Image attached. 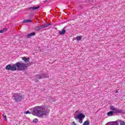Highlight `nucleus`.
Returning <instances> with one entry per match:
<instances>
[{"instance_id": "nucleus-11", "label": "nucleus", "mask_w": 125, "mask_h": 125, "mask_svg": "<svg viewBox=\"0 0 125 125\" xmlns=\"http://www.w3.org/2000/svg\"><path fill=\"white\" fill-rule=\"evenodd\" d=\"M34 36H36V33L32 32L27 35V38L29 39L32 37H34Z\"/></svg>"}, {"instance_id": "nucleus-18", "label": "nucleus", "mask_w": 125, "mask_h": 125, "mask_svg": "<svg viewBox=\"0 0 125 125\" xmlns=\"http://www.w3.org/2000/svg\"><path fill=\"white\" fill-rule=\"evenodd\" d=\"M33 123H38L39 122V120H38L37 118H35L33 119Z\"/></svg>"}, {"instance_id": "nucleus-8", "label": "nucleus", "mask_w": 125, "mask_h": 125, "mask_svg": "<svg viewBox=\"0 0 125 125\" xmlns=\"http://www.w3.org/2000/svg\"><path fill=\"white\" fill-rule=\"evenodd\" d=\"M59 34L62 35L63 36V35L65 34V33H66V27H64L62 30V31H59Z\"/></svg>"}, {"instance_id": "nucleus-23", "label": "nucleus", "mask_w": 125, "mask_h": 125, "mask_svg": "<svg viewBox=\"0 0 125 125\" xmlns=\"http://www.w3.org/2000/svg\"><path fill=\"white\" fill-rule=\"evenodd\" d=\"M117 92H118V91H116V93H117Z\"/></svg>"}, {"instance_id": "nucleus-13", "label": "nucleus", "mask_w": 125, "mask_h": 125, "mask_svg": "<svg viewBox=\"0 0 125 125\" xmlns=\"http://www.w3.org/2000/svg\"><path fill=\"white\" fill-rule=\"evenodd\" d=\"M36 31H40V30H41V29H42V26H40L39 25H37L35 28Z\"/></svg>"}, {"instance_id": "nucleus-16", "label": "nucleus", "mask_w": 125, "mask_h": 125, "mask_svg": "<svg viewBox=\"0 0 125 125\" xmlns=\"http://www.w3.org/2000/svg\"><path fill=\"white\" fill-rule=\"evenodd\" d=\"M83 125H89V122L88 121H86L83 124Z\"/></svg>"}, {"instance_id": "nucleus-22", "label": "nucleus", "mask_w": 125, "mask_h": 125, "mask_svg": "<svg viewBox=\"0 0 125 125\" xmlns=\"http://www.w3.org/2000/svg\"><path fill=\"white\" fill-rule=\"evenodd\" d=\"M46 1H47V0H45V1H44V2H46Z\"/></svg>"}, {"instance_id": "nucleus-10", "label": "nucleus", "mask_w": 125, "mask_h": 125, "mask_svg": "<svg viewBox=\"0 0 125 125\" xmlns=\"http://www.w3.org/2000/svg\"><path fill=\"white\" fill-rule=\"evenodd\" d=\"M49 25H51V23H44L43 24H42V29H43V28H47V27H48Z\"/></svg>"}, {"instance_id": "nucleus-4", "label": "nucleus", "mask_w": 125, "mask_h": 125, "mask_svg": "<svg viewBox=\"0 0 125 125\" xmlns=\"http://www.w3.org/2000/svg\"><path fill=\"white\" fill-rule=\"evenodd\" d=\"M13 97H14V100L15 102H20L22 100V95L20 93H14L13 94Z\"/></svg>"}, {"instance_id": "nucleus-7", "label": "nucleus", "mask_w": 125, "mask_h": 125, "mask_svg": "<svg viewBox=\"0 0 125 125\" xmlns=\"http://www.w3.org/2000/svg\"><path fill=\"white\" fill-rule=\"evenodd\" d=\"M115 123L117 125H125V122H124V121H123L122 120H117V121H115Z\"/></svg>"}, {"instance_id": "nucleus-14", "label": "nucleus", "mask_w": 125, "mask_h": 125, "mask_svg": "<svg viewBox=\"0 0 125 125\" xmlns=\"http://www.w3.org/2000/svg\"><path fill=\"white\" fill-rule=\"evenodd\" d=\"M113 114H114V111H111L107 113V115L109 116V117H111V116H113Z\"/></svg>"}, {"instance_id": "nucleus-20", "label": "nucleus", "mask_w": 125, "mask_h": 125, "mask_svg": "<svg viewBox=\"0 0 125 125\" xmlns=\"http://www.w3.org/2000/svg\"><path fill=\"white\" fill-rule=\"evenodd\" d=\"M25 114H31V112L29 110H27L25 112Z\"/></svg>"}, {"instance_id": "nucleus-12", "label": "nucleus", "mask_w": 125, "mask_h": 125, "mask_svg": "<svg viewBox=\"0 0 125 125\" xmlns=\"http://www.w3.org/2000/svg\"><path fill=\"white\" fill-rule=\"evenodd\" d=\"M22 60H23L24 62H29V60H30L29 58H26L25 57H23L22 58Z\"/></svg>"}, {"instance_id": "nucleus-17", "label": "nucleus", "mask_w": 125, "mask_h": 125, "mask_svg": "<svg viewBox=\"0 0 125 125\" xmlns=\"http://www.w3.org/2000/svg\"><path fill=\"white\" fill-rule=\"evenodd\" d=\"M77 41H81L82 40V36H78L76 37Z\"/></svg>"}, {"instance_id": "nucleus-21", "label": "nucleus", "mask_w": 125, "mask_h": 125, "mask_svg": "<svg viewBox=\"0 0 125 125\" xmlns=\"http://www.w3.org/2000/svg\"><path fill=\"white\" fill-rule=\"evenodd\" d=\"M3 33V30H0V34H2Z\"/></svg>"}, {"instance_id": "nucleus-1", "label": "nucleus", "mask_w": 125, "mask_h": 125, "mask_svg": "<svg viewBox=\"0 0 125 125\" xmlns=\"http://www.w3.org/2000/svg\"><path fill=\"white\" fill-rule=\"evenodd\" d=\"M49 108L45 105L36 106L33 108L32 114L38 118H47L49 115Z\"/></svg>"}, {"instance_id": "nucleus-5", "label": "nucleus", "mask_w": 125, "mask_h": 125, "mask_svg": "<svg viewBox=\"0 0 125 125\" xmlns=\"http://www.w3.org/2000/svg\"><path fill=\"white\" fill-rule=\"evenodd\" d=\"M110 110L113 111V113L114 114H123L125 113V111L122 109H117L115 107H113V106L110 107Z\"/></svg>"}, {"instance_id": "nucleus-19", "label": "nucleus", "mask_w": 125, "mask_h": 125, "mask_svg": "<svg viewBox=\"0 0 125 125\" xmlns=\"http://www.w3.org/2000/svg\"><path fill=\"white\" fill-rule=\"evenodd\" d=\"M2 117L3 119H5L4 121H7V119H6V116L4 115V114H2Z\"/></svg>"}, {"instance_id": "nucleus-3", "label": "nucleus", "mask_w": 125, "mask_h": 125, "mask_svg": "<svg viewBox=\"0 0 125 125\" xmlns=\"http://www.w3.org/2000/svg\"><path fill=\"white\" fill-rule=\"evenodd\" d=\"M85 118V115L83 113H80L77 115V117H75V119L76 121L79 120L78 123H80V124H83V120Z\"/></svg>"}, {"instance_id": "nucleus-6", "label": "nucleus", "mask_w": 125, "mask_h": 125, "mask_svg": "<svg viewBox=\"0 0 125 125\" xmlns=\"http://www.w3.org/2000/svg\"><path fill=\"white\" fill-rule=\"evenodd\" d=\"M36 79L38 80H42V79H43V78H46V75L45 74L42 73V74L37 75L36 76Z\"/></svg>"}, {"instance_id": "nucleus-15", "label": "nucleus", "mask_w": 125, "mask_h": 125, "mask_svg": "<svg viewBox=\"0 0 125 125\" xmlns=\"http://www.w3.org/2000/svg\"><path fill=\"white\" fill-rule=\"evenodd\" d=\"M31 22V20L30 19H28V20H24L23 21V23H28V22Z\"/></svg>"}, {"instance_id": "nucleus-2", "label": "nucleus", "mask_w": 125, "mask_h": 125, "mask_svg": "<svg viewBox=\"0 0 125 125\" xmlns=\"http://www.w3.org/2000/svg\"><path fill=\"white\" fill-rule=\"evenodd\" d=\"M5 68L6 70H8V71H24L27 68V65L23 62H18L12 65L8 64Z\"/></svg>"}, {"instance_id": "nucleus-9", "label": "nucleus", "mask_w": 125, "mask_h": 125, "mask_svg": "<svg viewBox=\"0 0 125 125\" xmlns=\"http://www.w3.org/2000/svg\"><path fill=\"white\" fill-rule=\"evenodd\" d=\"M39 8H40V6H38V7H30L29 8V10H30V11H34L37 9H39Z\"/></svg>"}]
</instances>
